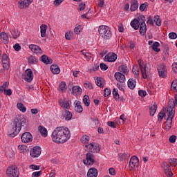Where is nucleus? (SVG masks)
Listing matches in <instances>:
<instances>
[{"label":"nucleus","mask_w":177,"mask_h":177,"mask_svg":"<svg viewBox=\"0 0 177 177\" xmlns=\"http://www.w3.org/2000/svg\"><path fill=\"white\" fill-rule=\"evenodd\" d=\"M71 133L67 127H57L52 133V140L55 143H65L68 139H70Z\"/></svg>","instance_id":"1"},{"label":"nucleus","mask_w":177,"mask_h":177,"mask_svg":"<svg viewBox=\"0 0 177 177\" xmlns=\"http://www.w3.org/2000/svg\"><path fill=\"white\" fill-rule=\"evenodd\" d=\"M26 118L23 116H17L11 123V129L8 131V134L10 138H15L17 135H19L20 131H21V127L26 125Z\"/></svg>","instance_id":"2"},{"label":"nucleus","mask_w":177,"mask_h":177,"mask_svg":"<svg viewBox=\"0 0 177 177\" xmlns=\"http://www.w3.org/2000/svg\"><path fill=\"white\" fill-rule=\"evenodd\" d=\"M98 32L104 39H110L111 38V30H110V28L107 26H100Z\"/></svg>","instance_id":"3"},{"label":"nucleus","mask_w":177,"mask_h":177,"mask_svg":"<svg viewBox=\"0 0 177 177\" xmlns=\"http://www.w3.org/2000/svg\"><path fill=\"white\" fill-rule=\"evenodd\" d=\"M138 65L140 68L142 78L144 80H146V78H149V77L151 75V73H150V71H147V65L145 64L144 61L140 59H138Z\"/></svg>","instance_id":"4"},{"label":"nucleus","mask_w":177,"mask_h":177,"mask_svg":"<svg viewBox=\"0 0 177 177\" xmlns=\"http://www.w3.org/2000/svg\"><path fill=\"white\" fill-rule=\"evenodd\" d=\"M177 106L176 102H175V100L174 98H171L169 102H168V105H167V112L168 113L167 115L169 117H171V115L175 116V106Z\"/></svg>","instance_id":"5"},{"label":"nucleus","mask_w":177,"mask_h":177,"mask_svg":"<svg viewBox=\"0 0 177 177\" xmlns=\"http://www.w3.org/2000/svg\"><path fill=\"white\" fill-rule=\"evenodd\" d=\"M129 167L130 168V171H135L136 168L139 167V158L136 156H132L130 158Z\"/></svg>","instance_id":"6"},{"label":"nucleus","mask_w":177,"mask_h":177,"mask_svg":"<svg viewBox=\"0 0 177 177\" xmlns=\"http://www.w3.org/2000/svg\"><path fill=\"white\" fill-rule=\"evenodd\" d=\"M6 172L9 177H19V175L20 174L19 169L16 166L8 167Z\"/></svg>","instance_id":"7"},{"label":"nucleus","mask_w":177,"mask_h":177,"mask_svg":"<svg viewBox=\"0 0 177 177\" xmlns=\"http://www.w3.org/2000/svg\"><path fill=\"white\" fill-rule=\"evenodd\" d=\"M164 174L167 177H174V174L172 173V169H171V166L167 163V162H163L161 165Z\"/></svg>","instance_id":"8"},{"label":"nucleus","mask_w":177,"mask_h":177,"mask_svg":"<svg viewBox=\"0 0 177 177\" xmlns=\"http://www.w3.org/2000/svg\"><path fill=\"white\" fill-rule=\"evenodd\" d=\"M95 155L93 153L88 152L86 155V160H83L84 164L85 165H93L95 164V159H93Z\"/></svg>","instance_id":"9"},{"label":"nucleus","mask_w":177,"mask_h":177,"mask_svg":"<svg viewBox=\"0 0 177 177\" xmlns=\"http://www.w3.org/2000/svg\"><path fill=\"white\" fill-rule=\"evenodd\" d=\"M21 140L22 143H30V142H32V135L31 133L26 131L21 136Z\"/></svg>","instance_id":"10"},{"label":"nucleus","mask_w":177,"mask_h":177,"mask_svg":"<svg viewBox=\"0 0 177 177\" xmlns=\"http://www.w3.org/2000/svg\"><path fill=\"white\" fill-rule=\"evenodd\" d=\"M158 71L160 78H167L168 72L167 71V66L164 64H162L158 67Z\"/></svg>","instance_id":"11"},{"label":"nucleus","mask_w":177,"mask_h":177,"mask_svg":"<svg viewBox=\"0 0 177 177\" xmlns=\"http://www.w3.org/2000/svg\"><path fill=\"white\" fill-rule=\"evenodd\" d=\"M68 88L69 91H71L72 89V93H73V95H81V93H82V88H81L80 86H73V83L71 82L69 83Z\"/></svg>","instance_id":"12"},{"label":"nucleus","mask_w":177,"mask_h":177,"mask_svg":"<svg viewBox=\"0 0 177 177\" xmlns=\"http://www.w3.org/2000/svg\"><path fill=\"white\" fill-rule=\"evenodd\" d=\"M42 150L40 147L35 146L30 150V156L31 157H33V158H35L37 157H39L41 156Z\"/></svg>","instance_id":"13"},{"label":"nucleus","mask_w":177,"mask_h":177,"mask_svg":"<svg viewBox=\"0 0 177 177\" xmlns=\"http://www.w3.org/2000/svg\"><path fill=\"white\" fill-rule=\"evenodd\" d=\"M26 75L23 77V79L27 82H31L34 80V74L30 68H28L26 71Z\"/></svg>","instance_id":"14"},{"label":"nucleus","mask_w":177,"mask_h":177,"mask_svg":"<svg viewBox=\"0 0 177 177\" xmlns=\"http://www.w3.org/2000/svg\"><path fill=\"white\" fill-rule=\"evenodd\" d=\"M104 59L109 63H113L117 60V54L114 53H109L105 55Z\"/></svg>","instance_id":"15"},{"label":"nucleus","mask_w":177,"mask_h":177,"mask_svg":"<svg viewBox=\"0 0 177 177\" xmlns=\"http://www.w3.org/2000/svg\"><path fill=\"white\" fill-rule=\"evenodd\" d=\"M32 3V0H21L19 2L18 8L19 9H26Z\"/></svg>","instance_id":"16"},{"label":"nucleus","mask_w":177,"mask_h":177,"mask_svg":"<svg viewBox=\"0 0 177 177\" xmlns=\"http://www.w3.org/2000/svg\"><path fill=\"white\" fill-rule=\"evenodd\" d=\"M29 49L36 55H42V49L40 47L35 44H30L29 45Z\"/></svg>","instance_id":"17"},{"label":"nucleus","mask_w":177,"mask_h":177,"mask_svg":"<svg viewBox=\"0 0 177 177\" xmlns=\"http://www.w3.org/2000/svg\"><path fill=\"white\" fill-rule=\"evenodd\" d=\"M174 117L175 116H169V115H167V118L165 122V129L167 132L171 130V128H172V120H174Z\"/></svg>","instance_id":"18"},{"label":"nucleus","mask_w":177,"mask_h":177,"mask_svg":"<svg viewBox=\"0 0 177 177\" xmlns=\"http://www.w3.org/2000/svg\"><path fill=\"white\" fill-rule=\"evenodd\" d=\"M130 10L131 12H135L139 8V1L138 0H131L130 1Z\"/></svg>","instance_id":"19"},{"label":"nucleus","mask_w":177,"mask_h":177,"mask_svg":"<svg viewBox=\"0 0 177 177\" xmlns=\"http://www.w3.org/2000/svg\"><path fill=\"white\" fill-rule=\"evenodd\" d=\"M115 78L116 81H118L119 82H125V75L122 74L121 72H116L115 73Z\"/></svg>","instance_id":"20"},{"label":"nucleus","mask_w":177,"mask_h":177,"mask_svg":"<svg viewBox=\"0 0 177 177\" xmlns=\"http://www.w3.org/2000/svg\"><path fill=\"white\" fill-rule=\"evenodd\" d=\"M59 104L64 110H68L70 109V102L66 99L60 100Z\"/></svg>","instance_id":"21"},{"label":"nucleus","mask_w":177,"mask_h":177,"mask_svg":"<svg viewBox=\"0 0 177 177\" xmlns=\"http://www.w3.org/2000/svg\"><path fill=\"white\" fill-rule=\"evenodd\" d=\"M87 177H97V169L90 168L87 172Z\"/></svg>","instance_id":"22"},{"label":"nucleus","mask_w":177,"mask_h":177,"mask_svg":"<svg viewBox=\"0 0 177 177\" xmlns=\"http://www.w3.org/2000/svg\"><path fill=\"white\" fill-rule=\"evenodd\" d=\"M41 60L42 63H44V64H52L53 62L52 58H49L46 55H43L41 57Z\"/></svg>","instance_id":"23"},{"label":"nucleus","mask_w":177,"mask_h":177,"mask_svg":"<svg viewBox=\"0 0 177 177\" xmlns=\"http://www.w3.org/2000/svg\"><path fill=\"white\" fill-rule=\"evenodd\" d=\"M75 111H76L77 113H82V111H84V108H82L81 105V101L75 100Z\"/></svg>","instance_id":"24"},{"label":"nucleus","mask_w":177,"mask_h":177,"mask_svg":"<svg viewBox=\"0 0 177 177\" xmlns=\"http://www.w3.org/2000/svg\"><path fill=\"white\" fill-rule=\"evenodd\" d=\"M0 38L3 44H9V37L5 33V32H2L0 34Z\"/></svg>","instance_id":"25"},{"label":"nucleus","mask_w":177,"mask_h":177,"mask_svg":"<svg viewBox=\"0 0 177 177\" xmlns=\"http://www.w3.org/2000/svg\"><path fill=\"white\" fill-rule=\"evenodd\" d=\"M131 26L135 30H139L140 21H139V19H134L133 21H131Z\"/></svg>","instance_id":"26"},{"label":"nucleus","mask_w":177,"mask_h":177,"mask_svg":"<svg viewBox=\"0 0 177 177\" xmlns=\"http://www.w3.org/2000/svg\"><path fill=\"white\" fill-rule=\"evenodd\" d=\"M127 85L130 89H135L136 86V80L133 78H130L127 82Z\"/></svg>","instance_id":"27"},{"label":"nucleus","mask_w":177,"mask_h":177,"mask_svg":"<svg viewBox=\"0 0 177 177\" xmlns=\"http://www.w3.org/2000/svg\"><path fill=\"white\" fill-rule=\"evenodd\" d=\"M62 115L66 121H70V120H71V118H73V113L69 111H64L62 113Z\"/></svg>","instance_id":"28"},{"label":"nucleus","mask_w":177,"mask_h":177,"mask_svg":"<svg viewBox=\"0 0 177 177\" xmlns=\"http://www.w3.org/2000/svg\"><path fill=\"white\" fill-rule=\"evenodd\" d=\"M50 69L53 74H60V68L57 65H51Z\"/></svg>","instance_id":"29"},{"label":"nucleus","mask_w":177,"mask_h":177,"mask_svg":"<svg viewBox=\"0 0 177 177\" xmlns=\"http://www.w3.org/2000/svg\"><path fill=\"white\" fill-rule=\"evenodd\" d=\"M38 131L44 138H46V136H48V130L44 126H39L38 127Z\"/></svg>","instance_id":"30"},{"label":"nucleus","mask_w":177,"mask_h":177,"mask_svg":"<svg viewBox=\"0 0 177 177\" xmlns=\"http://www.w3.org/2000/svg\"><path fill=\"white\" fill-rule=\"evenodd\" d=\"M147 31V26L146 25V24H140V34H141V35H145Z\"/></svg>","instance_id":"31"},{"label":"nucleus","mask_w":177,"mask_h":177,"mask_svg":"<svg viewBox=\"0 0 177 177\" xmlns=\"http://www.w3.org/2000/svg\"><path fill=\"white\" fill-rule=\"evenodd\" d=\"M41 28V37L42 38H45L46 37V30L48 29V26L41 25L40 26Z\"/></svg>","instance_id":"32"},{"label":"nucleus","mask_w":177,"mask_h":177,"mask_svg":"<svg viewBox=\"0 0 177 177\" xmlns=\"http://www.w3.org/2000/svg\"><path fill=\"white\" fill-rule=\"evenodd\" d=\"M19 36H20V32H19V30L16 29H12L11 30V35H10V37L13 38L14 39H16V38H17Z\"/></svg>","instance_id":"33"},{"label":"nucleus","mask_w":177,"mask_h":177,"mask_svg":"<svg viewBox=\"0 0 177 177\" xmlns=\"http://www.w3.org/2000/svg\"><path fill=\"white\" fill-rule=\"evenodd\" d=\"M83 103L86 106V107H89V104H91V100L89 99V95H85L83 97Z\"/></svg>","instance_id":"34"},{"label":"nucleus","mask_w":177,"mask_h":177,"mask_svg":"<svg viewBox=\"0 0 177 177\" xmlns=\"http://www.w3.org/2000/svg\"><path fill=\"white\" fill-rule=\"evenodd\" d=\"M28 62L29 64H37L38 63V58H37L36 57H34V56H30L28 59Z\"/></svg>","instance_id":"35"},{"label":"nucleus","mask_w":177,"mask_h":177,"mask_svg":"<svg viewBox=\"0 0 177 177\" xmlns=\"http://www.w3.org/2000/svg\"><path fill=\"white\" fill-rule=\"evenodd\" d=\"M149 110L150 115L153 117L154 114H156V112L157 111V105L156 104V103H154L153 106H151L149 108Z\"/></svg>","instance_id":"36"},{"label":"nucleus","mask_w":177,"mask_h":177,"mask_svg":"<svg viewBox=\"0 0 177 177\" xmlns=\"http://www.w3.org/2000/svg\"><path fill=\"white\" fill-rule=\"evenodd\" d=\"M159 46H160V43L158 41H156L152 45L153 50H154V52H160L161 49L158 48Z\"/></svg>","instance_id":"37"},{"label":"nucleus","mask_w":177,"mask_h":177,"mask_svg":"<svg viewBox=\"0 0 177 177\" xmlns=\"http://www.w3.org/2000/svg\"><path fill=\"white\" fill-rule=\"evenodd\" d=\"M132 73L136 75V78H139V66L138 65L133 67Z\"/></svg>","instance_id":"38"},{"label":"nucleus","mask_w":177,"mask_h":177,"mask_svg":"<svg viewBox=\"0 0 177 177\" xmlns=\"http://www.w3.org/2000/svg\"><path fill=\"white\" fill-rule=\"evenodd\" d=\"M17 107L18 110L22 111V113H26V111H27V108H26V106H24V105L22 103H18L17 104Z\"/></svg>","instance_id":"39"},{"label":"nucleus","mask_w":177,"mask_h":177,"mask_svg":"<svg viewBox=\"0 0 177 177\" xmlns=\"http://www.w3.org/2000/svg\"><path fill=\"white\" fill-rule=\"evenodd\" d=\"M153 21L158 27H161V18L158 15L153 17Z\"/></svg>","instance_id":"40"},{"label":"nucleus","mask_w":177,"mask_h":177,"mask_svg":"<svg viewBox=\"0 0 177 177\" xmlns=\"http://www.w3.org/2000/svg\"><path fill=\"white\" fill-rule=\"evenodd\" d=\"M112 93L115 100H120V94H118V89L113 88Z\"/></svg>","instance_id":"41"},{"label":"nucleus","mask_w":177,"mask_h":177,"mask_svg":"<svg viewBox=\"0 0 177 177\" xmlns=\"http://www.w3.org/2000/svg\"><path fill=\"white\" fill-rule=\"evenodd\" d=\"M137 20L140 21V24H146V17L143 15H140Z\"/></svg>","instance_id":"42"},{"label":"nucleus","mask_w":177,"mask_h":177,"mask_svg":"<svg viewBox=\"0 0 177 177\" xmlns=\"http://www.w3.org/2000/svg\"><path fill=\"white\" fill-rule=\"evenodd\" d=\"M118 157L120 161H124V160H127L129 156H128L127 153H120L118 154Z\"/></svg>","instance_id":"43"},{"label":"nucleus","mask_w":177,"mask_h":177,"mask_svg":"<svg viewBox=\"0 0 177 177\" xmlns=\"http://www.w3.org/2000/svg\"><path fill=\"white\" fill-rule=\"evenodd\" d=\"M82 143H88L91 140V137L88 136L84 135L80 139Z\"/></svg>","instance_id":"44"},{"label":"nucleus","mask_w":177,"mask_h":177,"mask_svg":"<svg viewBox=\"0 0 177 177\" xmlns=\"http://www.w3.org/2000/svg\"><path fill=\"white\" fill-rule=\"evenodd\" d=\"M147 8H149V3L145 2L144 3H142L140 6V12H145V10H146Z\"/></svg>","instance_id":"45"},{"label":"nucleus","mask_w":177,"mask_h":177,"mask_svg":"<svg viewBox=\"0 0 177 177\" xmlns=\"http://www.w3.org/2000/svg\"><path fill=\"white\" fill-rule=\"evenodd\" d=\"M119 71H120V73H123V74H127V73H128V67L122 65L119 66Z\"/></svg>","instance_id":"46"},{"label":"nucleus","mask_w":177,"mask_h":177,"mask_svg":"<svg viewBox=\"0 0 177 177\" xmlns=\"http://www.w3.org/2000/svg\"><path fill=\"white\" fill-rule=\"evenodd\" d=\"M8 86H9V82H4V84L0 86V93H2V92L6 91Z\"/></svg>","instance_id":"47"},{"label":"nucleus","mask_w":177,"mask_h":177,"mask_svg":"<svg viewBox=\"0 0 177 177\" xmlns=\"http://www.w3.org/2000/svg\"><path fill=\"white\" fill-rule=\"evenodd\" d=\"M102 77H97L95 79V84L97 85V86H100V88H103V81H102Z\"/></svg>","instance_id":"48"},{"label":"nucleus","mask_w":177,"mask_h":177,"mask_svg":"<svg viewBox=\"0 0 177 177\" xmlns=\"http://www.w3.org/2000/svg\"><path fill=\"white\" fill-rule=\"evenodd\" d=\"M100 145L98 144H94L93 147V153H99L100 151Z\"/></svg>","instance_id":"49"},{"label":"nucleus","mask_w":177,"mask_h":177,"mask_svg":"<svg viewBox=\"0 0 177 177\" xmlns=\"http://www.w3.org/2000/svg\"><path fill=\"white\" fill-rule=\"evenodd\" d=\"M2 64L5 70H9L10 68V62L9 61H4V62H2Z\"/></svg>","instance_id":"50"},{"label":"nucleus","mask_w":177,"mask_h":177,"mask_svg":"<svg viewBox=\"0 0 177 177\" xmlns=\"http://www.w3.org/2000/svg\"><path fill=\"white\" fill-rule=\"evenodd\" d=\"M59 89L62 92H66L67 88L66 87V82H62L59 84Z\"/></svg>","instance_id":"51"},{"label":"nucleus","mask_w":177,"mask_h":177,"mask_svg":"<svg viewBox=\"0 0 177 177\" xmlns=\"http://www.w3.org/2000/svg\"><path fill=\"white\" fill-rule=\"evenodd\" d=\"M164 117H165V113L160 111L158 115V121H162Z\"/></svg>","instance_id":"52"},{"label":"nucleus","mask_w":177,"mask_h":177,"mask_svg":"<svg viewBox=\"0 0 177 177\" xmlns=\"http://www.w3.org/2000/svg\"><path fill=\"white\" fill-rule=\"evenodd\" d=\"M104 96L105 97H107V96H109V95H111V89H110V88H105L104 90Z\"/></svg>","instance_id":"53"},{"label":"nucleus","mask_w":177,"mask_h":177,"mask_svg":"<svg viewBox=\"0 0 177 177\" xmlns=\"http://www.w3.org/2000/svg\"><path fill=\"white\" fill-rule=\"evenodd\" d=\"M93 145H94L93 143H90V144L86 145H85V147H86V149H88V150H90V151H91V153H93Z\"/></svg>","instance_id":"54"},{"label":"nucleus","mask_w":177,"mask_h":177,"mask_svg":"<svg viewBox=\"0 0 177 177\" xmlns=\"http://www.w3.org/2000/svg\"><path fill=\"white\" fill-rule=\"evenodd\" d=\"M93 145H94L93 143H90V144L86 145H85V147H86V149H88V150H90V151H91V153H93Z\"/></svg>","instance_id":"55"},{"label":"nucleus","mask_w":177,"mask_h":177,"mask_svg":"<svg viewBox=\"0 0 177 177\" xmlns=\"http://www.w3.org/2000/svg\"><path fill=\"white\" fill-rule=\"evenodd\" d=\"M100 67L101 70H102V71H106V70H107V68H109V66L104 63H101L100 64Z\"/></svg>","instance_id":"56"},{"label":"nucleus","mask_w":177,"mask_h":177,"mask_svg":"<svg viewBox=\"0 0 177 177\" xmlns=\"http://www.w3.org/2000/svg\"><path fill=\"white\" fill-rule=\"evenodd\" d=\"M169 140L170 143H175L176 142V136L173 135L170 136Z\"/></svg>","instance_id":"57"},{"label":"nucleus","mask_w":177,"mask_h":177,"mask_svg":"<svg viewBox=\"0 0 177 177\" xmlns=\"http://www.w3.org/2000/svg\"><path fill=\"white\" fill-rule=\"evenodd\" d=\"M169 37L170 38V39H176L177 35L176 33L172 32L169 34Z\"/></svg>","instance_id":"58"},{"label":"nucleus","mask_w":177,"mask_h":177,"mask_svg":"<svg viewBox=\"0 0 177 177\" xmlns=\"http://www.w3.org/2000/svg\"><path fill=\"white\" fill-rule=\"evenodd\" d=\"M138 95H139V96H141L142 97H145V96H146L147 95V93L146 92V91L140 90L138 91Z\"/></svg>","instance_id":"59"},{"label":"nucleus","mask_w":177,"mask_h":177,"mask_svg":"<svg viewBox=\"0 0 177 177\" xmlns=\"http://www.w3.org/2000/svg\"><path fill=\"white\" fill-rule=\"evenodd\" d=\"M13 48L15 50H16V52H19V50H21V46H20V44L17 43L15 45H14Z\"/></svg>","instance_id":"60"},{"label":"nucleus","mask_w":177,"mask_h":177,"mask_svg":"<svg viewBox=\"0 0 177 177\" xmlns=\"http://www.w3.org/2000/svg\"><path fill=\"white\" fill-rule=\"evenodd\" d=\"M171 88L174 89V91H177V80H174L171 83Z\"/></svg>","instance_id":"61"},{"label":"nucleus","mask_w":177,"mask_h":177,"mask_svg":"<svg viewBox=\"0 0 177 177\" xmlns=\"http://www.w3.org/2000/svg\"><path fill=\"white\" fill-rule=\"evenodd\" d=\"M41 175H42L41 171H36V172L32 173V177H39V176H41Z\"/></svg>","instance_id":"62"},{"label":"nucleus","mask_w":177,"mask_h":177,"mask_svg":"<svg viewBox=\"0 0 177 177\" xmlns=\"http://www.w3.org/2000/svg\"><path fill=\"white\" fill-rule=\"evenodd\" d=\"M3 92H4V95H6L7 96H10L12 95V89H8L4 90Z\"/></svg>","instance_id":"63"},{"label":"nucleus","mask_w":177,"mask_h":177,"mask_svg":"<svg viewBox=\"0 0 177 177\" xmlns=\"http://www.w3.org/2000/svg\"><path fill=\"white\" fill-rule=\"evenodd\" d=\"M107 125L111 128H116L115 123L114 122H107Z\"/></svg>","instance_id":"64"}]
</instances>
